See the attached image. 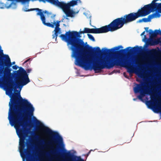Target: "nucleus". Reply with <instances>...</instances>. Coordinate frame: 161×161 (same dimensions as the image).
<instances>
[{
    "label": "nucleus",
    "instance_id": "nucleus-1",
    "mask_svg": "<svg viewBox=\"0 0 161 161\" xmlns=\"http://www.w3.org/2000/svg\"><path fill=\"white\" fill-rule=\"evenodd\" d=\"M2 58L3 59L1 64L4 67H10L11 62L7 66L4 63L6 58L0 57V58ZM15 72H17L18 76L13 85L9 81L12 76L10 70H4V80L0 81V87L5 90L6 94L10 98L8 115L9 123L14 127L19 137H25L27 135L25 128L27 125L28 120H30L33 115L35 108L27 99L22 97L20 95L23 86L30 82L26 71L20 68Z\"/></svg>",
    "mask_w": 161,
    "mask_h": 161
},
{
    "label": "nucleus",
    "instance_id": "nucleus-2",
    "mask_svg": "<svg viewBox=\"0 0 161 161\" xmlns=\"http://www.w3.org/2000/svg\"><path fill=\"white\" fill-rule=\"evenodd\" d=\"M37 14L40 16L41 19L44 25L47 26L55 28L53 32V38L55 39V41H56L57 36H59L62 40L66 42L69 49L72 51V57L73 58L75 57V53L74 52L73 50L79 47L80 45V42L77 39V37H81V35L82 33H93L92 32H86V29H91L85 28L83 31H81L80 32L75 31H69L66 32L65 35H60L61 32L60 29L58 27L59 23L61 21L64 22V23L63 24V25H65V24H67L69 21L68 18L64 16L61 21H55L50 13L46 11L42 12V10L38 11Z\"/></svg>",
    "mask_w": 161,
    "mask_h": 161
},
{
    "label": "nucleus",
    "instance_id": "nucleus-3",
    "mask_svg": "<svg viewBox=\"0 0 161 161\" xmlns=\"http://www.w3.org/2000/svg\"><path fill=\"white\" fill-rule=\"evenodd\" d=\"M139 17L137 13H132L125 15L124 16L114 20L108 25L100 28L95 27L92 29H86V32H92L95 34L104 33L109 31H113L121 28L124 24L131 22Z\"/></svg>",
    "mask_w": 161,
    "mask_h": 161
},
{
    "label": "nucleus",
    "instance_id": "nucleus-4",
    "mask_svg": "<svg viewBox=\"0 0 161 161\" xmlns=\"http://www.w3.org/2000/svg\"><path fill=\"white\" fill-rule=\"evenodd\" d=\"M110 60L109 56L105 54L98 55L94 59L92 64L91 61L85 53H80L76 59L75 64L86 70L92 69V67L94 69L101 68V66L105 64Z\"/></svg>",
    "mask_w": 161,
    "mask_h": 161
},
{
    "label": "nucleus",
    "instance_id": "nucleus-5",
    "mask_svg": "<svg viewBox=\"0 0 161 161\" xmlns=\"http://www.w3.org/2000/svg\"><path fill=\"white\" fill-rule=\"evenodd\" d=\"M34 121L38 127L37 135L46 143L49 144V150L54 151L56 149V143L53 139L54 132L42 122L33 116Z\"/></svg>",
    "mask_w": 161,
    "mask_h": 161
},
{
    "label": "nucleus",
    "instance_id": "nucleus-6",
    "mask_svg": "<svg viewBox=\"0 0 161 161\" xmlns=\"http://www.w3.org/2000/svg\"><path fill=\"white\" fill-rule=\"evenodd\" d=\"M161 13V0H153L149 4L145 5L139 9L137 14L139 17H144L154 12Z\"/></svg>",
    "mask_w": 161,
    "mask_h": 161
},
{
    "label": "nucleus",
    "instance_id": "nucleus-7",
    "mask_svg": "<svg viewBox=\"0 0 161 161\" xmlns=\"http://www.w3.org/2000/svg\"><path fill=\"white\" fill-rule=\"evenodd\" d=\"M145 31H144L141 34V36L142 38V40L143 42H145V37L147 35L149 34L151 35V36H155L157 35H161V31L159 30H155L154 31H153L151 30H149L148 27H146L145 28Z\"/></svg>",
    "mask_w": 161,
    "mask_h": 161
},
{
    "label": "nucleus",
    "instance_id": "nucleus-8",
    "mask_svg": "<svg viewBox=\"0 0 161 161\" xmlns=\"http://www.w3.org/2000/svg\"><path fill=\"white\" fill-rule=\"evenodd\" d=\"M150 38L147 41H146L145 39V42L146 44L147 45H154L158 44L159 43H161V37L160 38H156L154 37L153 36H151V35H149ZM146 37L145 38L146 39Z\"/></svg>",
    "mask_w": 161,
    "mask_h": 161
},
{
    "label": "nucleus",
    "instance_id": "nucleus-9",
    "mask_svg": "<svg viewBox=\"0 0 161 161\" xmlns=\"http://www.w3.org/2000/svg\"><path fill=\"white\" fill-rule=\"evenodd\" d=\"M0 57H3L6 58V60L4 61L5 65L7 66H9L10 65V58L8 55L4 54L3 53V50L2 49L1 46L0 45Z\"/></svg>",
    "mask_w": 161,
    "mask_h": 161
},
{
    "label": "nucleus",
    "instance_id": "nucleus-10",
    "mask_svg": "<svg viewBox=\"0 0 161 161\" xmlns=\"http://www.w3.org/2000/svg\"><path fill=\"white\" fill-rule=\"evenodd\" d=\"M160 16L159 14H153L149 15L147 18H143L142 19H139L138 21V23L147 22L151 21L152 19L154 18H157Z\"/></svg>",
    "mask_w": 161,
    "mask_h": 161
},
{
    "label": "nucleus",
    "instance_id": "nucleus-11",
    "mask_svg": "<svg viewBox=\"0 0 161 161\" xmlns=\"http://www.w3.org/2000/svg\"><path fill=\"white\" fill-rule=\"evenodd\" d=\"M154 111L158 113L161 111V103L158 102V103H155L152 107Z\"/></svg>",
    "mask_w": 161,
    "mask_h": 161
},
{
    "label": "nucleus",
    "instance_id": "nucleus-12",
    "mask_svg": "<svg viewBox=\"0 0 161 161\" xmlns=\"http://www.w3.org/2000/svg\"><path fill=\"white\" fill-rule=\"evenodd\" d=\"M5 7L7 8H15L16 7V5L15 4L11 3L9 5H8V3H6L5 6L4 4L0 2V8H3Z\"/></svg>",
    "mask_w": 161,
    "mask_h": 161
},
{
    "label": "nucleus",
    "instance_id": "nucleus-13",
    "mask_svg": "<svg viewBox=\"0 0 161 161\" xmlns=\"http://www.w3.org/2000/svg\"><path fill=\"white\" fill-rule=\"evenodd\" d=\"M141 86L140 85H137L134 88V91L136 93L139 92V90L140 89Z\"/></svg>",
    "mask_w": 161,
    "mask_h": 161
},
{
    "label": "nucleus",
    "instance_id": "nucleus-14",
    "mask_svg": "<svg viewBox=\"0 0 161 161\" xmlns=\"http://www.w3.org/2000/svg\"><path fill=\"white\" fill-rule=\"evenodd\" d=\"M83 14L87 18H90L91 17L90 13L88 11H86L83 13Z\"/></svg>",
    "mask_w": 161,
    "mask_h": 161
},
{
    "label": "nucleus",
    "instance_id": "nucleus-15",
    "mask_svg": "<svg viewBox=\"0 0 161 161\" xmlns=\"http://www.w3.org/2000/svg\"><path fill=\"white\" fill-rule=\"evenodd\" d=\"M87 35H88L89 38L90 40H92V41H94L95 39H94V37H93V36L92 35L90 34H88Z\"/></svg>",
    "mask_w": 161,
    "mask_h": 161
},
{
    "label": "nucleus",
    "instance_id": "nucleus-16",
    "mask_svg": "<svg viewBox=\"0 0 161 161\" xmlns=\"http://www.w3.org/2000/svg\"><path fill=\"white\" fill-rule=\"evenodd\" d=\"M145 96V94L141 93V95L138 96V98L141 100L143 101V98Z\"/></svg>",
    "mask_w": 161,
    "mask_h": 161
},
{
    "label": "nucleus",
    "instance_id": "nucleus-17",
    "mask_svg": "<svg viewBox=\"0 0 161 161\" xmlns=\"http://www.w3.org/2000/svg\"><path fill=\"white\" fill-rule=\"evenodd\" d=\"M28 6L24 7L23 8V10L24 11H29L32 10L31 9H29L28 8Z\"/></svg>",
    "mask_w": 161,
    "mask_h": 161
},
{
    "label": "nucleus",
    "instance_id": "nucleus-18",
    "mask_svg": "<svg viewBox=\"0 0 161 161\" xmlns=\"http://www.w3.org/2000/svg\"><path fill=\"white\" fill-rule=\"evenodd\" d=\"M128 71L129 72L130 74H131L133 72V70L129 69H128Z\"/></svg>",
    "mask_w": 161,
    "mask_h": 161
},
{
    "label": "nucleus",
    "instance_id": "nucleus-19",
    "mask_svg": "<svg viewBox=\"0 0 161 161\" xmlns=\"http://www.w3.org/2000/svg\"><path fill=\"white\" fill-rule=\"evenodd\" d=\"M12 68L13 69L16 70L17 69L18 67L16 65L13 66H12Z\"/></svg>",
    "mask_w": 161,
    "mask_h": 161
},
{
    "label": "nucleus",
    "instance_id": "nucleus-20",
    "mask_svg": "<svg viewBox=\"0 0 161 161\" xmlns=\"http://www.w3.org/2000/svg\"><path fill=\"white\" fill-rule=\"evenodd\" d=\"M95 49L97 51H99L100 50V49L99 47H95Z\"/></svg>",
    "mask_w": 161,
    "mask_h": 161
},
{
    "label": "nucleus",
    "instance_id": "nucleus-21",
    "mask_svg": "<svg viewBox=\"0 0 161 161\" xmlns=\"http://www.w3.org/2000/svg\"><path fill=\"white\" fill-rule=\"evenodd\" d=\"M135 73L136 74V75H138L139 76L141 77V76L140 75V74H139V73H138V72H136Z\"/></svg>",
    "mask_w": 161,
    "mask_h": 161
},
{
    "label": "nucleus",
    "instance_id": "nucleus-22",
    "mask_svg": "<svg viewBox=\"0 0 161 161\" xmlns=\"http://www.w3.org/2000/svg\"><path fill=\"white\" fill-rule=\"evenodd\" d=\"M47 161H56L55 160H49V161L48 160H47Z\"/></svg>",
    "mask_w": 161,
    "mask_h": 161
},
{
    "label": "nucleus",
    "instance_id": "nucleus-23",
    "mask_svg": "<svg viewBox=\"0 0 161 161\" xmlns=\"http://www.w3.org/2000/svg\"><path fill=\"white\" fill-rule=\"evenodd\" d=\"M15 64V62H12V64Z\"/></svg>",
    "mask_w": 161,
    "mask_h": 161
},
{
    "label": "nucleus",
    "instance_id": "nucleus-24",
    "mask_svg": "<svg viewBox=\"0 0 161 161\" xmlns=\"http://www.w3.org/2000/svg\"><path fill=\"white\" fill-rule=\"evenodd\" d=\"M147 100H145V101H147Z\"/></svg>",
    "mask_w": 161,
    "mask_h": 161
}]
</instances>
